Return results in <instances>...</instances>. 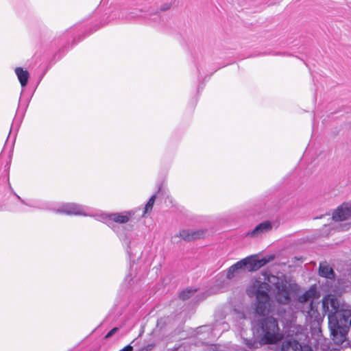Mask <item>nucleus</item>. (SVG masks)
<instances>
[{"instance_id": "obj_3", "label": "nucleus", "mask_w": 351, "mask_h": 351, "mask_svg": "<svg viewBox=\"0 0 351 351\" xmlns=\"http://www.w3.org/2000/svg\"><path fill=\"white\" fill-rule=\"evenodd\" d=\"M263 341L266 343H272L281 339L278 331L277 320L272 317L263 319L261 325Z\"/></svg>"}, {"instance_id": "obj_6", "label": "nucleus", "mask_w": 351, "mask_h": 351, "mask_svg": "<svg viewBox=\"0 0 351 351\" xmlns=\"http://www.w3.org/2000/svg\"><path fill=\"white\" fill-rule=\"evenodd\" d=\"M336 318L339 326L346 327L351 317V310L348 308L344 304L337 310L335 314H330L328 316V323H330V317Z\"/></svg>"}, {"instance_id": "obj_4", "label": "nucleus", "mask_w": 351, "mask_h": 351, "mask_svg": "<svg viewBox=\"0 0 351 351\" xmlns=\"http://www.w3.org/2000/svg\"><path fill=\"white\" fill-rule=\"evenodd\" d=\"M328 326L334 342L338 345H341L344 343L348 334L347 328L339 326L336 318H333L332 317H330Z\"/></svg>"}, {"instance_id": "obj_2", "label": "nucleus", "mask_w": 351, "mask_h": 351, "mask_svg": "<svg viewBox=\"0 0 351 351\" xmlns=\"http://www.w3.org/2000/svg\"><path fill=\"white\" fill-rule=\"evenodd\" d=\"M268 260L265 258L258 259L256 256H247L230 266L226 271V278L230 280H237L241 278L245 270L248 271H256L266 263Z\"/></svg>"}, {"instance_id": "obj_1", "label": "nucleus", "mask_w": 351, "mask_h": 351, "mask_svg": "<svg viewBox=\"0 0 351 351\" xmlns=\"http://www.w3.org/2000/svg\"><path fill=\"white\" fill-rule=\"evenodd\" d=\"M268 291L269 285L259 280H254L247 289V293L250 297L256 296V312L261 316L266 315L271 310Z\"/></svg>"}, {"instance_id": "obj_14", "label": "nucleus", "mask_w": 351, "mask_h": 351, "mask_svg": "<svg viewBox=\"0 0 351 351\" xmlns=\"http://www.w3.org/2000/svg\"><path fill=\"white\" fill-rule=\"evenodd\" d=\"M319 273L321 276L328 279H333L335 278L333 269L326 263H320Z\"/></svg>"}, {"instance_id": "obj_15", "label": "nucleus", "mask_w": 351, "mask_h": 351, "mask_svg": "<svg viewBox=\"0 0 351 351\" xmlns=\"http://www.w3.org/2000/svg\"><path fill=\"white\" fill-rule=\"evenodd\" d=\"M134 215L132 212H125L123 213H114L110 215V218L116 223H127Z\"/></svg>"}, {"instance_id": "obj_22", "label": "nucleus", "mask_w": 351, "mask_h": 351, "mask_svg": "<svg viewBox=\"0 0 351 351\" xmlns=\"http://www.w3.org/2000/svg\"><path fill=\"white\" fill-rule=\"evenodd\" d=\"M238 317L240 318H244V315L243 313H238Z\"/></svg>"}, {"instance_id": "obj_13", "label": "nucleus", "mask_w": 351, "mask_h": 351, "mask_svg": "<svg viewBox=\"0 0 351 351\" xmlns=\"http://www.w3.org/2000/svg\"><path fill=\"white\" fill-rule=\"evenodd\" d=\"M281 351H302V346L295 340H286L282 344Z\"/></svg>"}, {"instance_id": "obj_16", "label": "nucleus", "mask_w": 351, "mask_h": 351, "mask_svg": "<svg viewBox=\"0 0 351 351\" xmlns=\"http://www.w3.org/2000/svg\"><path fill=\"white\" fill-rule=\"evenodd\" d=\"M308 316L313 321H318L321 319L320 314L317 310V306L315 305L313 302L308 304L306 310Z\"/></svg>"}, {"instance_id": "obj_10", "label": "nucleus", "mask_w": 351, "mask_h": 351, "mask_svg": "<svg viewBox=\"0 0 351 351\" xmlns=\"http://www.w3.org/2000/svg\"><path fill=\"white\" fill-rule=\"evenodd\" d=\"M271 228V223L269 221H265L256 226L254 230L247 233V235L252 237H258L263 234L269 232Z\"/></svg>"}, {"instance_id": "obj_5", "label": "nucleus", "mask_w": 351, "mask_h": 351, "mask_svg": "<svg viewBox=\"0 0 351 351\" xmlns=\"http://www.w3.org/2000/svg\"><path fill=\"white\" fill-rule=\"evenodd\" d=\"M342 304L335 295H327L324 296L322 300L323 315L327 314L328 317L330 314H335Z\"/></svg>"}, {"instance_id": "obj_9", "label": "nucleus", "mask_w": 351, "mask_h": 351, "mask_svg": "<svg viewBox=\"0 0 351 351\" xmlns=\"http://www.w3.org/2000/svg\"><path fill=\"white\" fill-rule=\"evenodd\" d=\"M276 298L279 303L287 304L290 300V293L286 284L278 283L276 285Z\"/></svg>"}, {"instance_id": "obj_18", "label": "nucleus", "mask_w": 351, "mask_h": 351, "mask_svg": "<svg viewBox=\"0 0 351 351\" xmlns=\"http://www.w3.org/2000/svg\"><path fill=\"white\" fill-rule=\"evenodd\" d=\"M156 195H153L147 202V203L145 205L144 214L150 212L152 210L155 199H156Z\"/></svg>"}, {"instance_id": "obj_12", "label": "nucleus", "mask_w": 351, "mask_h": 351, "mask_svg": "<svg viewBox=\"0 0 351 351\" xmlns=\"http://www.w3.org/2000/svg\"><path fill=\"white\" fill-rule=\"evenodd\" d=\"M316 298H317V291L315 288L311 287L308 291L300 295L298 298V301L301 304H309L311 302H313V300Z\"/></svg>"}, {"instance_id": "obj_17", "label": "nucleus", "mask_w": 351, "mask_h": 351, "mask_svg": "<svg viewBox=\"0 0 351 351\" xmlns=\"http://www.w3.org/2000/svg\"><path fill=\"white\" fill-rule=\"evenodd\" d=\"M15 73L22 86H25L29 79V73L27 71L23 70L21 67L15 69Z\"/></svg>"}, {"instance_id": "obj_20", "label": "nucleus", "mask_w": 351, "mask_h": 351, "mask_svg": "<svg viewBox=\"0 0 351 351\" xmlns=\"http://www.w3.org/2000/svg\"><path fill=\"white\" fill-rule=\"evenodd\" d=\"M119 328L117 327L113 328L112 330H110L107 335H106L105 338L108 339L110 337H112L114 334H115L118 331Z\"/></svg>"}, {"instance_id": "obj_23", "label": "nucleus", "mask_w": 351, "mask_h": 351, "mask_svg": "<svg viewBox=\"0 0 351 351\" xmlns=\"http://www.w3.org/2000/svg\"><path fill=\"white\" fill-rule=\"evenodd\" d=\"M349 322H350V324L351 325V318L350 319Z\"/></svg>"}, {"instance_id": "obj_21", "label": "nucleus", "mask_w": 351, "mask_h": 351, "mask_svg": "<svg viewBox=\"0 0 351 351\" xmlns=\"http://www.w3.org/2000/svg\"><path fill=\"white\" fill-rule=\"evenodd\" d=\"M132 347L130 345H128L126 346L125 348H123V349H121V350L119 351H132Z\"/></svg>"}, {"instance_id": "obj_19", "label": "nucleus", "mask_w": 351, "mask_h": 351, "mask_svg": "<svg viewBox=\"0 0 351 351\" xmlns=\"http://www.w3.org/2000/svg\"><path fill=\"white\" fill-rule=\"evenodd\" d=\"M194 292L195 291L193 289L184 290L180 293V298L183 300H186L189 298L194 293Z\"/></svg>"}, {"instance_id": "obj_7", "label": "nucleus", "mask_w": 351, "mask_h": 351, "mask_svg": "<svg viewBox=\"0 0 351 351\" xmlns=\"http://www.w3.org/2000/svg\"><path fill=\"white\" fill-rule=\"evenodd\" d=\"M206 234V230L203 229H184L179 232L178 237L186 241H192L203 238Z\"/></svg>"}, {"instance_id": "obj_11", "label": "nucleus", "mask_w": 351, "mask_h": 351, "mask_svg": "<svg viewBox=\"0 0 351 351\" xmlns=\"http://www.w3.org/2000/svg\"><path fill=\"white\" fill-rule=\"evenodd\" d=\"M58 213H66L67 215H84L82 206L75 204H66L63 205L58 210Z\"/></svg>"}, {"instance_id": "obj_8", "label": "nucleus", "mask_w": 351, "mask_h": 351, "mask_svg": "<svg viewBox=\"0 0 351 351\" xmlns=\"http://www.w3.org/2000/svg\"><path fill=\"white\" fill-rule=\"evenodd\" d=\"M350 217L351 210L348 203L342 204L332 213V219L335 221H344Z\"/></svg>"}]
</instances>
